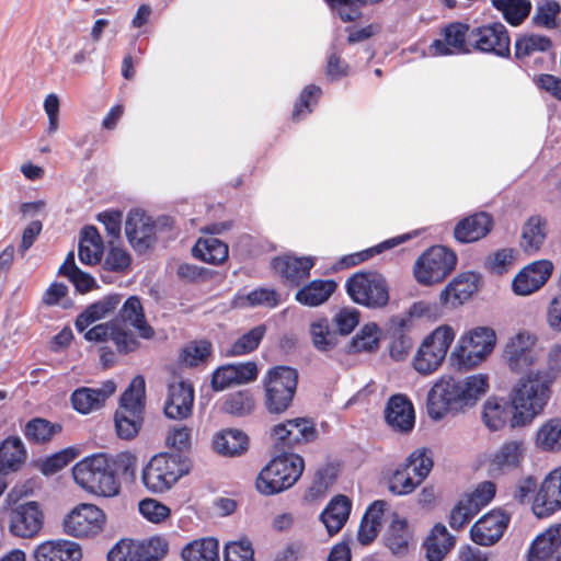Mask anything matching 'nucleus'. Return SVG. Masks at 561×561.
<instances>
[{"mask_svg":"<svg viewBox=\"0 0 561 561\" xmlns=\"http://www.w3.org/2000/svg\"><path fill=\"white\" fill-rule=\"evenodd\" d=\"M386 421L396 431L408 433L415 423L414 408L403 394L392 396L386 408Z\"/></svg>","mask_w":561,"mask_h":561,"instance_id":"27","label":"nucleus"},{"mask_svg":"<svg viewBox=\"0 0 561 561\" xmlns=\"http://www.w3.org/2000/svg\"><path fill=\"white\" fill-rule=\"evenodd\" d=\"M469 44L477 50L500 57H507L511 51V39L502 23H491L472 30Z\"/></svg>","mask_w":561,"mask_h":561,"instance_id":"15","label":"nucleus"},{"mask_svg":"<svg viewBox=\"0 0 561 561\" xmlns=\"http://www.w3.org/2000/svg\"><path fill=\"white\" fill-rule=\"evenodd\" d=\"M552 385L549 379L534 371L523 375L516 381L510 393L512 427L528 425L543 412L551 398Z\"/></svg>","mask_w":561,"mask_h":561,"instance_id":"2","label":"nucleus"},{"mask_svg":"<svg viewBox=\"0 0 561 561\" xmlns=\"http://www.w3.org/2000/svg\"><path fill=\"white\" fill-rule=\"evenodd\" d=\"M531 508L539 518L549 517L561 510V467L550 471L542 480Z\"/></svg>","mask_w":561,"mask_h":561,"instance_id":"16","label":"nucleus"},{"mask_svg":"<svg viewBox=\"0 0 561 561\" xmlns=\"http://www.w3.org/2000/svg\"><path fill=\"white\" fill-rule=\"evenodd\" d=\"M305 468L302 457L284 453L270 460L260 471L255 486L263 495H274L290 489Z\"/></svg>","mask_w":561,"mask_h":561,"instance_id":"6","label":"nucleus"},{"mask_svg":"<svg viewBox=\"0 0 561 561\" xmlns=\"http://www.w3.org/2000/svg\"><path fill=\"white\" fill-rule=\"evenodd\" d=\"M181 556L183 561H220L219 542L213 537L193 540L182 549Z\"/></svg>","mask_w":561,"mask_h":561,"instance_id":"40","label":"nucleus"},{"mask_svg":"<svg viewBox=\"0 0 561 561\" xmlns=\"http://www.w3.org/2000/svg\"><path fill=\"white\" fill-rule=\"evenodd\" d=\"M335 289L334 280L316 279L296 293V300L305 306L317 307L325 302Z\"/></svg>","mask_w":561,"mask_h":561,"instance_id":"35","label":"nucleus"},{"mask_svg":"<svg viewBox=\"0 0 561 561\" xmlns=\"http://www.w3.org/2000/svg\"><path fill=\"white\" fill-rule=\"evenodd\" d=\"M195 257L214 265L224 263L228 257V245L215 237L201 238L193 248Z\"/></svg>","mask_w":561,"mask_h":561,"instance_id":"41","label":"nucleus"},{"mask_svg":"<svg viewBox=\"0 0 561 561\" xmlns=\"http://www.w3.org/2000/svg\"><path fill=\"white\" fill-rule=\"evenodd\" d=\"M465 407H471L489 390V376L485 374H473L459 380Z\"/></svg>","mask_w":561,"mask_h":561,"instance_id":"48","label":"nucleus"},{"mask_svg":"<svg viewBox=\"0 0 561 561\" xmlns=\"http://www.w3.org/2000/svg\"><path fill=\"white\" fill-rule=\"evenodd\" d=\"M482 420L490 431H500L508 420L507 404L496 398H489L482 408Z\"/></svg>","mask_w":561,"mask_h":561,"instance_id":"47","label":"nucleus"},{"mask_svg":"<svg viewBox=\"0 0 561 561\" xmlns=\"http://www.w3.org/2000/svg\"><path fill=\"white\" fill-rule=\"evenodd\" d=\"M194 389L192 385L176 380L169 385L164 413L169 419L183 420L192 414Z\"/></svg>","mask_w":561,"mask_h":561,"instance_id":"20","label":"nucleus"},{"mask_svg":"<svg viewBox=\"0 0 561 561\" xmlns=\"http://www.w3.org/2000/svg\"><path fill=\"white\" fill-rule=\"evenodd\" d=\"M561 546L560 526H551L533 541L527 561H551L553 553Z\"/></svg>","mask_w":561,"mask_h":561,"instance_id":"32","label":"nucleus"},{"mask_svg":"<svg viewBox=\"0 0 561 561\" xmlns=\"http://www.w3.org/2000/svg\"><path fill=\"white\" fill-rule=\"evenodd\" d=\"M290 428L291 446L308 443L316 437V428L313 423L308 419H294L287 421Z\"/></svg>","mask_w":561,"mask_h":561,"instance_id":"62","label":"nucleus"},{"mask_svg":"<svg viewBox=\"0 0 561 561\" xmlns=\"http://www.w3.org/2000/svg\"><path fill=\"white\" fill-rule=\"evenodd\" d=\"M502 362L513 375H522L533 368L540 358L538 336L520 330L510 336L501 354Z\"/></svg>","mask_w":561,"mask_h":561,"instance_id":"8","label":"nucleus"},{"mask_svg":"<svg viewBox=\"0 0 561 561\" xmlns=\"http://www.w3.org/2000/svg\"><path fill=\"white\" fill-rule=\"evenodd\" d=\"M550 46V39L543 35H525L515 43V56L524 58L537 51H546Z\"/></svg>","mask_w":561,"mask_h":561,"instance_id":"60","label":"nucleus"},{"mask_svg":"<svg viewBox=\"0 0 561 561\" xmlns=\"http://www.w3.org/2000/svg\"><path fill=\"white\" fill-rule=\"evenodd\" d=\"M119 302V296L111 295L92 304L78 316L76 329L79 332L85 331L92 323L110 316L117 308Z\"/></svg>","mask_w":561,"mask_h":561,"instance_id":"34","label":"nucleus"},{"mask_svg":"<svg viewBox=\"0 0 561 561\" xmlns=\"http://www.w3.org/2000/svg\"><path fill=\"white\" fill-rule=\"evenodd\" d=\"M526 455L524 440L512 439L504 442L492 455L489 470L492 474L507 473L518 469Z\"/></svg>","mask_w":561,"mask_h":561,"instance_id":"22","label":"nucleus"},{"mask_svg":"<svg viewBox=\"0 0 561 561\" xmlns=\"http://www.w3.org/2000/svg\"><path fill=\"white\" fill-rule=\"evenodd\" d=\"M497 335L493 328L473 327L462 332L453 348L449 360L458 369H472L484 363L494 352Z\"/></svg>","mask_w":561,"mask_h":561,"instance_id":"4","label":"nucleus"},{"mask_svg":"<svg viewBox=\"0 0 561 561\" xmlns=\"http://www.w3.org/2000/svg\"><path fill=\"white\" fill-rule=\"evenodd\" d=\"M410 238H411L410 233H405V234H401V236L391 238L389 240H386V241L381 242L380 244H378V245H376L374 248H370V249H367V250H364V251H360V252H357V253L344 256L342 259L341 263L343 265H345V266L356 265V264H358L360 262H364V261L368 260L374 254L380 253L383 250H388V249L394 248V247L403 243L404 241L409 240Z\"/></svg>","mask_w":561,"mask_h":561,"instance_id":"57","label":"nucleus"},{"mask_svg":"<svg viewBox=\"0 0 561 561\" xmlns=\"http://www.w3.org/2000/svg\"><path fill=\"white\" fill-rule=\"evenodd\" d=\"M465 408L459 380L442 376L435 381L427 396V414L434 421L443 420L450 412Z\"/></svg>","mask_w":561,"mask_h":561,"instance_id":"11","label":"nucleus"},{"mask_svg":"<svg viewBox=\"0 0 561 561\" xmlns=\"http://www.w3.org/2000/svg\"><path fill=\"white\" fill-rule=\"evenodd\" d=\"M561 371V345L556 343L552 344L545 359V367L542 369L534 370L536 374H540L545 379H549L550 382H554Z\"/></svg>","mask_w":561,"mask_h":561,"instance_id":"63","label":"nucleus"},{"mask_svg":"<svg viewBox=\"0 0 561 561\" xmlns=\"http://www.w3.org/2000/svg\"><path fill=\"white\" fill-rule=\"evenodd\" d=\"M456 254L445 247L436 245L425 251L414 264V276L422 285L442 282L456 266Z\"/></svg>","mask_w":561,"mask_h":561,"instance_id":"12","label":"nucleus"},{"mask_svg":"<svg viewBox=\"0 0 561 561\" xmlns=\"http://www.w3.org/2000/svg\"><path fill=\"white\" fill-rule=\"evenodd\" d=\"M61 431L60 425L44 419H33L25 426V436L34 443H45Z\"/></svg>","mask_w":561,"mask_h":561,"instance_id":"58","label":"nucleus"},{"mask_svg":"<svg viewBox=\"0 0 561 561\" xmlns=\"http://www.w3.org/2000/svg\"><path fill=\"white\" fill-rule=\"evenodd\" d=\"M535 446L541 451H559L561 449V419H550L538 428Z\"/></svg>","mask_w":561,"mask_h":561,"instance_id":"42","label":"nucleus"},{"mask_svg":"<svg viewBox=\"0 0 561 561\" xmlns=\"http://www.w3.org/2000/svg\"><path fill=\"white\" fill-rule=\"evenodd\" d=\"M76 483L85 492L102 497H114L121 483L105 454H94L78 461L72 468Z\"/></svg>","mask_w":561,"mask_h":561,"instance_id":"3","label":"nucleus"},{"mask_svg":"<svg viewBox=\"0 0 561 561\" xmlns=\"http://www.w3.org/2000/svg\"><path fill=\"white\" fill-rule=\"evenodd\" d=\"M128 327L134 328L142 339L149 340L154 335L146 321L140 300L135 296L124 302L117 319L92 327L84 333V339L96 343L112 341L119 353L134 352L139 347V341Z\"/></svg>","mask_w":561,"mask_h":561,"instance_id":"1","label":"nucleus"},{"mask_svg":"<svg viewBox=\"0 0 561 561\" xmlns=\"http://www.w3.org/2000/svg\"><path fill=\"white\" fill-rule=\"evenodd\" d=\"M380 329L376 323L365 324L354 336L352 346L356 352H371L378 348Z\"/></svg>","mask_w":561,"mask_h":561,"instance_id":"59","label":"nucleus"},{"mask_svg":"<svg viewBox=\"0 0 561 561\" xmlns=\"http://www.w3.org/2000/svg\"><path fill=\"white\" fill-rule=\"evenodd\" d=\"M469 27L466 24L454 23L445 28L444 38L435 39L428 50L432 56H445L469 53L466 35Z\"/></svg>","mask_w":561,"mask_h":561,"instance_id":"26","label":"nucleus"},{"mask_svg":"<svg viewBox=\"0 0 561 561\" xmlns=\"http://www.w3.org/2000/svg\"><path fill=\"white\" fill-rule=\"evenodd\" d=\"M510 517L501 511H492L477 520L470 529L471 539L480 546H491L503 536Z\"/></svg>","mask_w":561,"mask_h":561,"instance_id":"19","label":"nucleus"},{"mask_svg":"<svg viewBox=\"0 0 561 561\" xmlns=\"http://www.w3.org/2000/svg\"><path fill=\"white\" fill-rule=\"evenodd\" d=\"M190 472L185 458L171 453H160L150 458L141 470V483L152 494H163Z\"/></svg>","mask_w":561,"mask_h":561,"instance_id":"5","label":"nucleus"},{"mask_svg":"<svg viewBox=\"0 0 561 561\" xmlns=\"http://www.w3.org/2000/svg\"><path fill=\"white\" fill-rule=\"evenodd\" d=\"M59 274L69 278L80 293L90 291L96 286L95 279L76 265L73 252H69L66 256L64 264L59 267Z\"/></svg>","mask_w":561,"mask_h":561,"instance_id":"46","label":"nucleus"},{"mask_svg":"<svg viewBox=\"0 0 561 561\" xmlns=\"http://www.w3.org/2000/svg\"><path fill=\"white\" fill-rule=\"evenodd\" d=\"M456 337L455 329L449 324H440L436 327L430 334H427L422 343L435 352L442 360H445L448 350Z\"/></svg>","mask_w":561,"mask_h":561,"instance_id":"43","label":"nucleus"},{"mask_svg":"<svg viewBox=\"0 0 561 561\" xmlns=\"http://www.w3.org/2000/svg\"><path fill=\"white\" fill-rule=\"evenodd\" d=\"M105 514L94 504L82 503L65 517L64 531L76 538H89L100 534L105 525Z\"/></svg>","mask_w":561,"mask_h":561,"instance_id":"13","label":"nucleus"},{"mask_svg":"<svg viewBox=\"0 0 561 561\" xmlns=\"http://www.w3.org/2000/svg\"><path fill=\"white\" fill-rule=\"evenodd\" d=\"M493 225L492 218L486 213H478L459 221L454 230L455 238L469 243L484 238Z\"/></svg>","mask_w":561,"mask_h":561,"instance_id":"29","label":"nucleus"},{"mask_svg":"<svg viewBox=\"0 0 561 561\" xmlns=\"http://www.w3.org/2000/svg\"><path fill=\"white\" fill-rule=\"evenodd\" d=\"M280 302L279 294L272 288H257L244 297H238L239 307L275 308Z\"/></svg>","mask_w":561,"mask_h":561,"instance_id":"56","label":"nucleus"},{"mask_svg":"<svg viewBox=\"0 0 561 561\" xmlns=\"http://www.w3.org/2000/svg\"><path fill=\"white\" fill-rule=\"evenodd\" d=\"M410 469L402 462L388 476V490L394 495L411 494L420 484L419 480L411 477Z\"/></svg>","mask_w":561,"mask_h":561,"instance_id":"45","label":"nucleus"},{"mask_svg":"<svg viewBox=\"0 0 561 561\" xmlns=\"http://www.w3.org/2000/svg\"><path fill=\"white\" fill-rule=\"evenodd\" d=\"M387 503L375 501L366 511L358 529V540L363 545H368L377 537Z\"/></svg>","mask_w":561,"mask_h":561,"instance_id":"37","label":"nucleus"},{"mask_svg":"<svg viewBox=\"0 0 561 561\" xmlns=\"http://www.w3.org/2000/svg\"><path fill=\"white\" fill-rule=\"evenodd\" d=\"M409 469H412L419 482H423L433 469V453L426 447H421L412 451L403 462Z\"/></svg>","mask_w":561,"mask_h":561,"instance_id":"51","label":"nucleus"},{"mask_svg":"<svg viewBox=\"0 0 561 561\" xmlns=\"http://www.w3.org/2000/svg\"><path fill=\"white\" fill-rule=\"evenodd\" d=\"M115 390L116 385L113 380H106L99 388H79L71 394L72 407L81 414H89L102 408Z\"/></svg>","mask_w":561,"mask_h":561,"instance_id":"25","label":"nucleus"},{"mask_svg":"<svg viewBox=\"0 0 561 561\" xmlns=\"http://www.w3.org/2000/svg\"><path fill=\"white\" fill-rule=\"evenodd\" d=\"M553 272V264L549 260H538L523 267L512 280L513 293L517 296H529L538 291Z\"/></svg>","mask_w":561,"mask_h":561,"instance_id":"17","label":"nucleus"},{"mask_svg":"<svg viewBox=\"0 0 561 561\" xmlns=\"http://www.w3.org/2000/svg\"><path fill=\"white\" fill-rule=\"evenodd\" d=\"M213 447L225 457H238L249 448L248 435L237 428H226L214 435Z\"/></svg>","mask_w":561,"mask_h":561,"instance_id":"30","label":"nucleus"},{"mask_svg":"<svg viewBox=\"0 0 561 561\" xmlns=\"http://www.w3.org/2000/svg\"><path fill=\"white\" fill-rule=\"evenodd\" d=\"M298 374L295 369L278 366L270 369L264 377L265 405L271 413L288 409L297 389Z\"/></svg>","mask_w":561,"mask_h":561,"instance_id":"9","label":"nucleus"},{"mask_svg":"<svg viewBox=\"0 0 561 561\" xmlns=\"http://www.w3.org/2000/svg\"><path fill=\"white\" fill-rule=\"evenodd\" d=\"M44 519L45 515L38 502L18 503L9 513V530L14 537L33 539L39 535Z\"/></svg>","mask_w":561,"mask_h":561,"instance_id":"14","label":"nucleus"},{"mask_svg":"<svg viewBox=\"0 0 561 561\" xmlns=\"http://www.w3.org/2000/svg\"><path fill=\"white\" fill-rule=\"evenodd\" d=\"M145 401V379L136 376L121 397L115 413V428L123 439L134 438L141 426Z\"/></svg>","mask_w":561,"mask_h":561,"instance_id":"7","label":"nucleus"},{"mask_svg":"<svg viewBox=\"0 0 561 561\" xmlns=\"http://www.w3.org/2000/svg\"><path fill=\"white\" fill-rule=\"evenodd\" d=\"M103 253V241L95 227L83 228L79 242V260L87 265L100 262Z\"/></svg>","mask_w":561,"mask_h":561,"instance_id":"39","label":"nucleus"},{"mask_svg":"<svg viewBox=\"0 0 561 561\" xmlns=\"http://www.w3.org/2000/svg\"><path fill=\"white\" fill-rule=\"evenodd\" d=\"M390 524L385 535V545L396 556H404L408 552L412 534L404 517L392 512Z\"/></svg>","mask_w":561,"mask_h":561,"instance_id":"31","label":"nucleus"},{"mask_svg":"<svg viewBox=\"0 0 561 561\" xmlns=\"http://www.w3.org/2000/svg\"><path fill=\"white\" fill-rule=\"evenodd\" d=\"M346 291L354 302L367 308H381L389 301L387 282L376 272L354 274L346 282Z\"/></svg>","mask_w":561,"mask_h":561,"instance_id":"10","label":"nucleus"},{"mask_svg":"<svg viewBox=\"0 0 561 561\" xmlns=\"http://www.w3.org/2000/svg\"><path fill=\"white\" fill-rule=\"evenodd\" d=\"M26 458V450L19 437H9L0 445V477L16 471Z\"/></svg>","mask_w":561,"mask_h":561,"instance_id":"36","label":"nucleus"},{"mask_svg":"<svg viewBox=\"0 0 561 561\" xmlns=\"http://www.w3.org/2000/svg\"><path fill=\"white\" fill-rule=\"evenodd\" d=\"M351 502L344 495H337L330 501L321 513L320 519L330 536L337 534L348 519Z\"/></svg>","mask_w":561,"mask_h":561,"instance_id":"33","label":"nucleus"},{"mask_svg":"<svg viewBox=\"0 0 561 561\" xmlns=\"http://www.w3.org/2000/svg\"><path fill=\"white\" fill-rule=\"evenodd\" d=\"M310 336L313 346L320 352H329L337 344V334L331 330L325 319H320L311 323Z\"/></svg>","mask_w":561,"mask_h":561,"instance_id":"52","label":"nucleus"},{"mask_svg":"<svg viewBox=\"0 0 561 561\" xmlns=\"http://www.w3.org/2000/svg\"><path fill=\"white\" fill-rule=\"evenodd\" d=\"M547 236V222L539 216L528 219L523 229L522 247L527 252H536Z\"/></svg>","mask_w":561,"mask_h":561,"instance_id":"44","label":"nucleus"},{"mask_svg":"<svg viewBox=\"0 0 561 561\" xmlns=\"http://www.w3.org/2000/svg\"><path fill=\"white\" fill-rule=\"evenodd\" d=\"M211 351L210 342L206 340L192 341L183 347L180 360L190 367L198 366L210 357Z\"/></svg>","mask_w":561,"mask_h":561,"instance_id":"54","label":"nucleus"},{"mask_svg":"<svg viewBox=\"0 0 561 561\" xmlns=\"http://www.w3.org/2000/svg\"><path fill=\"white\" fill-rule=\"evenodd\" d=\"M138 510L140 515L148 522L160 524L171 515L169 506L156 499H145L139 502Z\"/></svg>","mask_w":561,"mask_h":561,"instance_id":"61","label":"nucleus"},{"mask_svg":"<svg viewBox=\"0 0 561 561\" xmlns=\"http://www.w3.org/2000/svg\"><path fill=\"white\" fill-rule=\"evenodd\" d=\"M224 561H254V551L249 540L228 542L224 551Z\"/></svg>","mask_w":561,"mask_h":561,"instance_id":"64","label":"nucleus"},{"mask_svg":"<svg viewBox=\"0 0 561 561\" xmlns=\"http://www.w3.org/2000/svg\"><path fill=\"white\" fill-rule=\"evenodd\" d=\"M33 558L35 561H81L82 549L71 540H46L35 547Z\"/></svg>","mask_w":561,"mask_h":561,"instance_id":"24","label":"nucleus"},{"mask_svg":"<svg viewBox=\"0 0 561 561\" xmlns=\"http://www.w3.org/2000/svg\"><path fill=\"white\" fill-rule=\"evenodd\" d=\"M443 363L444 360L436 356L435 352H432L427 345H424L422 342L412 358V367L423 376L434 374L439 369Z\"/></svg>","mask_w":561,"mask_h":561,"instance_id":"55","label":"nucleus"},{"mask_svg":"<svg viewBox=\"0 0 561 561\" xmlns=\"http://www.w3.org/2000/svg\"><path fill=\"white\" fill-rule=\"evenodd\" d=\"M259 374L254 362L227 364L218 367L211 376V388L222 391L227 388L244 385L256 379Z\"/></svg>","mask_w":561,"mask_h":561,"instance_id":"18","label":"nucleus"},{"mask_svg":"<svg viewBox=\"0 0 561 561\" xmlns=\"http://www.w3.org/2000/svg\"><path fill=\"white\" fill-rule=\"evenodd\" d=\"M265 325H257L253 328L231 344V346L227 350V355L241 356L253 352L257 348L263 336L265 335Z\"/></svg>","mask_w":561,"mask_h":561,"instance_id":"53","label":"nucleus"},{"mask_svg":"<svg viewBox=\"0 0 561 561\" xmlns=\"http://www.w3.org/2000/svg\"><path fill=\"white\" fill-rule=\"evenodd\" d=\"M313 265L314 260L311 256L283 255L275 257L272 262L275 273L293 285H298L307 278Z\"/></svg>","mask_w":561,"mask_h":561,"instance_id":"28","label":"nucleus"},{"mask_svg":"<svg viewBox=\"0 0 561 561\" xmlns=\"http://www.w3.org/2000/svg\"><path fill=\"white\" fill-rule=\"evenodd\" d=\"M455 545V538L444 525H435L425 541L428 561H442Z\"/></svg>","mask_w":561,"mask_h":561,"instance_id":"38","label":"nucleus"},{"mask_svg":"<svg viewBox=\"0 0 561 561\" xmlns=\"http://www.w3.org/2000/svg\"><path fill=\"white\" fill-rule=\"evenodd\" d=\"M254 398L247 390L228 394L221 403V410L225 413L236 416L250 414L254 410Z\"/></svg>","mask_w":561,"mask_h":561,"instance_id":"50","label":"nucleus"},{"mask_svg":"<svg viewBox=\"0 0 561 561\" xmlns=\"http://www.w3.org/2000/svg\"><path fill=\"white\" fill-rule=\"evenodd\" d=\"M125 233L131 247L144 252L154 242V225L150 217L140 210H131L125 224Z\"/></svg>","mask_w":561,"mask_h":561,"instance_id":"23","label":"nucleus"},{"mask_svg":"<svg viewBox=\"0 0 561 561\" xmlns=\"http://www.w3.org/2000/svg\"><path fill=\"white\" fill-rule=\"evenodd\" d=\"M492 4L503 13L504 19L513 26L519 25L530 13L528 0H492Z\"/></svg>","mask_w":561,"mask_h":561,"instance_id":"49","label":"nucleus"},{"mask_svg":"<svg viewBox=\"0 0 561 561\" xmlns=\"http://www.w3.org/2000/svg\"><path fill=\"white\" fill-rule=\"evenodd\" d=\"M479 286V274L474 272L461 273L440 293V304L450 308L458 307L470 299L478 291Z\"/></svg>","mask_w":561,"mask_h":561,"instance_id":"21","label":"nucleus"}]
</instances>
